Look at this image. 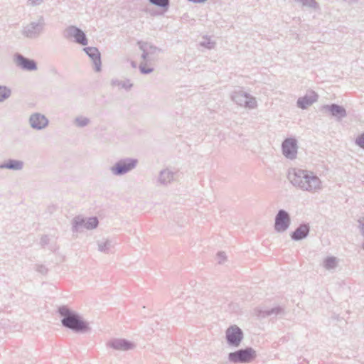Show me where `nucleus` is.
Returning a JSON list of instances; mask_svg holds the SVG:
<instances>
[{"label": "nucleus", "instance_id": "f257e3e1", "mask_svg": "<svg viewBox=\"0 0 364 364\" xmlns=\"http://www.w3.org/2000/svg\"><path fill=\"white\" fill-rule=\"evenodd\" d=\"M308 176L306 171L293 169L289 173V178L290 181L295 186L306 191H314L320 188L321 181L317 177H311L312 184L308 183L307 181H304V178Z\"/></svg>", "mask_w": 364, "mask_h": 364}, {"label": "nucleus", "instance_id": "f03ea898", "mask_svg": "<svg viewBox=\"0 0 364 364\" xmlns=\"http://www.w3.org/2000/svg\"><path fill=\"white\" fill-rule=\"evenodd\" d=\"M60 313L65 316L62 321L65 326L75 331H82L87 328L86 324L82 321L79 319L76 315L70 314L68 310L61 309Z\"/></svg>", "mask_w": 364, "mask_h": 364}, {"label": "nucleus", "instance_id": "7ed1b4c3", "mask_svg": "<svg viewBox=\"0 0 364 364\" xmlns=\"http://www.w3.org/2000/svg\"><path fill=\"white\" fill-rule=\"evenodd\" d=\"M255 357V351L251 349L238 350L230 353L229 358L232 362H250Z\"/></svg>", "mask_w": 364, "mask_h": 364}, {"label": "nucleus", "instance_id": "20e7f679", "mask_svg": "<svg viewBox=\"0 0 364 364\" xmlns=\"http://www.w3.org/2000/svg\"><path fill=\"white\" fill-rule=\"evenodd\" d=\"M289 224V218L288 214L284 211L280 210L277 214L275 220V229L280 232L285 230Z\"/></svg>", "mask_w": 364, "mask_h": 364}, {"label": "nucleus", "instance_id": "39448f33", "mask_svg": "<svg viewBox=\"0 0 364 364\" xmlns=\"http://www.w3.org/2000/svg\"><path fill=\"white\" fill-rule=\"evenodd\" d=\"M227 338L230 343L237 346L242 339V332L237 326H232L227 330Z\"/></svg>", "mask_w": 364, "mask_h": 364}, {"label": "nucleus", "instance_id": "423d86ee", "mask_svg": "<svg viewBox=\"0 0 364 364\" xmlns=\"http://www.w3.org/2000/svg\"><path fill=\"white\" fill-rule=\"evenodd\" d=\"M284 154L288 158H294L296 154V144L294 139H286L282 145Z\"/></svg>", "mask_w": 364, "mask_h": 364}, {"label": "nucleus", "instance_id": "0eeeda50", "mask_svg": "<svg viewBox=\"0 0 364 364\" xmlns=\"http://www.w3.org/2000/svg\"><path fill=\"white\" fill-rule=\"evenodd\" d=\"M66 31L68 35L69 36L74 37L78 43L83 46L87 44V40L85 33L79 28L74 26H70L67 29Z\"/></svg>", "mask_w": 364, "mask_h": 364}, {"label": "nucleus", "instance_id": "6e6552de", "mask_svg": "<svg viewBox=\"0 0 364 364\" xmlns=\"http://www.w3.org/2000/svg\"><path fill=\"white\" fill-rule=\"evenodd\" d=\"M30 124L35 129H43L48 124L47 119L40 114H33L30 117Z\"/></svg>", "mask_w": 364, "mask_h": 364}, {"label": "nucleus", "instance_id": "1a4fd4ad", "mask_svg": "<svg viewBox=\"0 0 364 364\" xmlns=\"http://www.w3.org/2000/svg\"><path fill=\"white\" fill-rule=\"evenodd\" d=\"M16 63L18 65L29 70H35L36 68L34 61L26 59L21 55L16 57Z\"/></svg>", "mask_w": 364, "mask_h": 364}, {"label": "nucleus", "instance_id": "9d476101", "mask_svg": "<svg viewBox=\"0 0 364 364\" xmlns=\"http://www.w3.org/2000/svg\"><path fill=\"white\" fill-rule=\"evenodd\" d=\"M134 166V163L118 164L114 168L116 173H123L131 170Z\"/></svg>", "mask_w": 364, "mask_h": 364}, {"label": "nucleus", "instance_id": "9b49d317", "mask_svg": "<svg viewBox=\"0 0 364 364\" xmlns=\"http://www.w3.org/2000/svg\"><path fill=\"white\" fill-rule=\"evenodd\" d=\"M309 232V228L306 225H301L299 228L294 232L292 237L295 240H300L305 237Z\"/></svg>", "mask_w": 364, "mask_h": 364}, {"label": "nucleus", "instance_id": "f8f14e48", "mask_svg": "<svg viewBox=\"0 0 364 364\" xmlns=\"http://www.w3.org/2000/svg\"><path fill=\"white\" fill-rule=\"evenodd\" d=\"M22 166L23 164L19 161H10L4 165H1V168L18 170L21 169Z\"/></svg>", "mask_w": 364, "mask_h": 364}, {"label": "nucleus", "instance_id": "ddd939ff", "mask_svg": "<svg viewBox=\"0 0 364 364\" xmlns=\"http://www.w3.org/2000/svg\"><path fill=\"white\" fill-rule=\"evenodd\" d=\"M329 110L331 112V114L336 117H343L346 114L345 109L340 106L332 105L330 107Z\"/></svg>", "mask_w": 364, "mask_h": 364}, {"label": "nucleus", "instance_id": "4468645a", "mask_svg": "<svg viewBox=\"0 0 364 364\" xmlns=\"http://www.w3.org/2000/svg\"><path fill=\"white\" fill-rule=\"evenodd\" d=\"M84 50L92 60H100V53L95 48H86Z\"/></svg>", "mask_w": 364, "mask_h": 364}, {"label": "nucleus", "instance_id": "2eb2a0df", "mask_svg": "<svg viewBox=\"0 0 364 364\" xmlns=\"http://www.w3.org/2000/svg\"><path fill=\"white\" fill-rule=\"evenodd\" d=\"M316 99L309 100L307 97H303L301 99H299L298 101V105L301 108H306L309 105H311L314 101H315Z\"/></svg>", "mask_w": 364, "mask_h": 364}, {"label": "nucleus", "instance_id": "dca6fc26", "mask_svg": "<svg viewBox=\"0 0 364 364\" xmlns=\"http://www.w3.org/2000/svg\"><path fill=\"white\" fill-rule=\"evenodd\" d=\"M10 95V90L6 87L0 86V101H2Z\"/></svg>", "mask_w": 364, "mask_h": 364}, {"label": "nucleus", "instance_id": "f3484780", "mask_svg": "<svg viewBox=\"0 0 364 364\" xmlns=\"http://www.w3.org/2000/svg\"><path fill=\"white\" fill-rule=\"evenodd\" d=\"M336 261L335 258H327L324 262V266L327 269L333 268L336 266Z\"/></svg>", "mask_w": 364, "mask_h": 364}, {"label": "nucleus", "instance_id": "a211bd4d", "mask_svg": "<svg viewBox=\"0 0 364 364\" xmlns=\"http://www.w3.org/2000/svg\"><path fill=\"white\" fill-rule=\"evenodd\" d=\"M150 1L160 6H166L168 4V0H150Z\"/></svg>", "mask_w": 364, "mask_h": 364}, {"label": "nucleus", "instance_id": "6ab92c4d", "mask_svg": "<svg viewBox=\"0 0 364 364\" xmlns=\"http://www.w3.org/2000/svg\"><path fill=\"white\" fill-rule=\"evenodd\" d=\"M140 70L141 71V73L147 74V73L152 72L153 69L147 66L146 65H141Z\"/></svg>", "mask_w": 364, "mask_h": 364}, {"label": "nucleus", "instance_id": "aec40b11", "mask_svg": "<svg viewBox=\"0 0 364 364\" xmlns=\"http://www.w3.org/2000/svg\"><path fill=\"white\" fill-rule=\"evenodd\" d=\"M97 223H98V221H97V218H90V225H88V228H96L97 225Z\"/></svg>", "mask_w": 364, "mask_h": 364}, {"label": "nucleus", "instance_id": "412c9836", "mask_svg": "<svg viewBox=\"0 0 364 364\" xmlns=\"http://www.w3.org/2000/svg\"><path fill=\"white\" fill-rule=\"evenodd\" d=\"M356 142L360 147L364 148V134L360 136L357 139Z\"/></svg>", "mask_w": 364, "mask_h": 364}, {"label": "nucleus", "instance_id": "4be33fe9", "mask_svg": "<svg viewBox=\"0 0 364 364\" xmlns=\"http://www.w3.org/2000/svg\"><path fill=\"white\" fill-rule=\"evenodd\" d=\"M306 175H308V176H305V178H304V181H307L309 183V184H312V182H311V177H316L311 172H308L306 171Z\"/></svg>", "mask_w": 364, "mask_h": 364}, {"label": "nucleus", "instance_id": "5701e85b", "mask_svg": "<svg viewBox=\"0 0 364 364\" xmlns=\"http://www.w3.org/2000/svg\"><path fill=\"white\" fill-rule=\"evenodd\" d=\"M121 348H123V349H127V348H129V345L125 343V345L124 346H122Z\"/></svg>", "mask_w": 364, "mask_h": 364}, {"label": "nucleus", "instance_id": "b1692460", "mask_svg": "<svg viewBox=\"0 0 364 364\" xmlns=\"http://www.w3.org/2000/svg\"><path fill=\"white\" fill-rule=\"evenodd\" d=\"M362 230H363V234H364V223H363V225H362Z\"/></svg>", "mask_w": 364, "mask_h": 364}]
</instances>
